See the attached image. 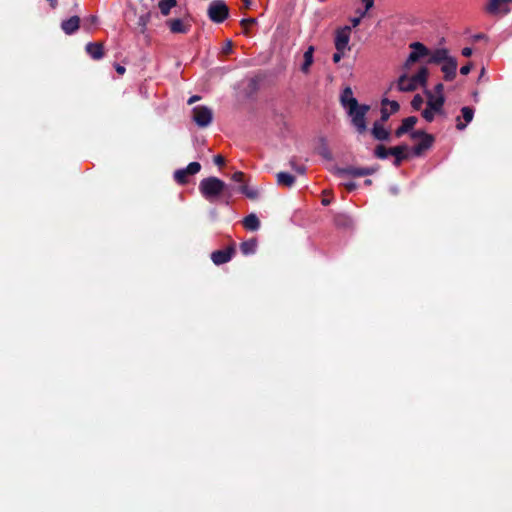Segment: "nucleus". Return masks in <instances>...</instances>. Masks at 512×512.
I'll return each instance as SVG.
<instances>
[{
	"mask_svg": "<svg viewBox=\"0 0 512 512\" xmlns=\"http://www.w3.org/2000/svg\"><path fill=\"white\" fill-rule=\"evenodd\" d=\"M234 191L235 189L232 186L215 176L204 178L199 183V192L210 203L228 205L234 195Z\"/></svg>",
	"mask_w": 512,
	"mask_h": 512,
	"instance_id": "obj_1",
	"label": "nucleus"
},
{
	"mask_svg": "<svg viewBox=\"0 0 512 512\" xmlns=\"http://www.w3.org/2000/svg\"><path fill=\"white\" fill-rule=\"evenodd\" d=\"M429 70L422 66L413 76L402 74L397 80V88L401 92H413L418 87H424L427 84Z\"/></svg>",
	"mask_w": 512,
	"mask_h": 512,
	"instance_id": "obj_2",
	"label": "nucleus"
},
{
	"mask_svg": "<svg viewBox=\"0 0 512 512\" xmlns=\"http://www.w3.org/2000/svg\"><path fill=\"white\" fill-rule=\"evenodd\" d=\"M370 107L366 104H358L355 109L348 108V114L351 116V122L359 134L367 130L366 114Z\"/></svg>",
	"mask_w": 512,
	"mask_h": 512,
	"instance_id": "obj_3",
	"label": "nucleus"
},
{
	"mask_svg": "<svg viewBox=\"0 0 512 512\" xmlns=\"http://www.w3.org/2000/svg\"><path fill=\"white\" fill-rule=\"evenodd\" d=\"M412 139H421V141L412 148L414 156H421L424 151L430 149L435 141L432 134L426 133L424 130H415L410 133Z\"/></svg>",
	"mask_w": 512,
	"mask_h": 512,
	"instance_id": "obj_4",
	"label": "nucleus"
},
{
	"mask_svg": "<svg viewBox=\"0 0 512 512\" xmlns=\"http://www.w3.org/2000/svg\"><path fill=\"white\" fill-rule=\"evenodd\" d=\"M409 48L412 51L403 65L404 69H410L414 63L420 61L422 58H429V54H431V50L421 42H412L409 44Z\"/></svg>",
	"mask_w": 512,
	"mask_h": 512,
	"instance_id": "obj_5",
	"label": "nucleus"
},
{
	"mask_svg": "<svg viewBox=\"0 0 512 512\" xmlns=\"http://www.w3.org/2000/svg\"><path fill=\"white\" fill-rule=\"evenodd\" d=\"M209 19L214 23H222L229 16V8L223 0H213L207 11Z\"/></svg>",
	"mask_w": 512,
	"mask_h": 512,
	"instance_id": "obj_6",
	"label": "nucleus"
},
{
	"mask_svg": "<svg viewBox=\"0 0 512 512\" xmlns=\"http://www.w3.org/2000/svg\"><path fill=\"white\" fill-rule=\"evenodd\" d=\"M201 170L199 162H191L186 168L178 169L174 172V180L180 184L185 185L188 183V177L197 174Z\"/></svg>",
	"mask_w": 512,
	"mask_h": 512,
	"instance_id": "obj_7",
	"label": "nucleus"
},
{
	"mask_svg": "<svg viewBox=\"0 0 512 512\" xmlns=\"http://www.w3.org/2000/svg\"><path fill=\"white\" fill-rule=\"evenodd\" d=\"M193 120L199 127H207L213 119V112L207 106H196L192 110Z\"/></svg>",
	"mask_w": 512,
	"mask_h": 512,
	"instance_id": "obj_8",
	"label": "nucleus"
},
{
	"mask_svg": "<svg viewBox=\"0 0 512 512\" xmlns=\"http://www.w3.org/2000/svg\"><path fill=\"white\" fill-rule=\"evenodd\" d=\"M512 0H489L485 11L491 15H504L510 11Z\"/></svg>",
	"mask_w": 512,
	"mask_h": 512,
	"instance_id": "obj_9",
	"label": "nucleus"
},
{
	"mask_svg": "<svg viewBox=\"0 0 512 512\" xmlns=\"http://www.w3.org/2000/svg\"><path fill=\"white\" fill-rule=\"evenodd\" d=\"M234 254H235V247L232 244V245L226 247L225 249L213 251L211 253V260L215 265L219 266V265L229 262L232 259V257L234 256Z\"/></svg>",
	"mask_w": 512,
	"mask_h": 512,
	"instance_id": "obj_10",
	"label": "nucleus"
},
{
	"mask_svg": "<svg viewBox=\"0 0 512 512\" xmlns=\"http://www.w3.org/2000/svg\"><path fill=\"white\" fill-rule=\"evenodd\" d=\"M350 34H351V28L349 26H345V27L337 30L336 36H335L336 50L340 51V50L348 49Z\"/></svg>",
	"mask_w": 512,
	"mask_h": 512,
	"instance_id": "obj_11",
	"label": "nucleus"
},
{
	"mask_svg": "<svg viewBox=\"0 0 512 512\" xmlns=\"http://www.w3.org/2000/svg\"><path fill=\"white\" fill-rule=\"evenodd\" d=\"M458 63L456 58L451 57L442 63L441 71L444 74L445 81H453L456 77Z\"/></svg>",
	"mask_w": 512,
	"mask_h": 512,
	"instance_id": "obj_12",
	"label": "nucleus"
},
{
	"mask_svg": "<svg viewBox=\"0 0 512 512\" xmlns=\"http://www.w3.org/2000/svg\"><path fill=\"white\" fill-rule=\"evenodd\" d=\"M407 150L408 146L406 144L390 147V155L394 156V166L399 167L404 160H407L409 158Z\"/></svg>",
	"mask_w": 512,
	"mask_h": 512,
	"instance_id": "obj_13",
	"label": "nucleus"
},
{
	"mask_svg": "<svg viewBox=\"0 0 512 512\" xmlns=\"http://www.w3.org/2000/svg\"><path fill=\"white\" fill-rule=\"evenodd\" d=\"M427 96V106H429L437 114L443 115V105L445 103V96L435 97L431 91L425 92Z\"/></svg>",
	"mask_w": 512,
	"mask_h": 512,
	"instance_id": "obj_14",
	"label": "nucleus"
},
{
	"mask_svg": "<svg viewBox=\"0 0 512 512\" xmlns=\"http://www.w3.org/2000/svg\"><path fill=\"white\" fill-rule=\"evenodd\" d=\"M451 57L452 56L449 55L448 49L437 48L434 51H431V54H429V58L427 59V64H442Z\"/></svg>",
	"mask_w": 512,
	"mask_h": 512,
	"instance_id": "obj_15",
	"label": "nucleus"
},
{
	"mask_svg": "<svg viewBox=\"0 0 512 512\" xmlns=\"http://www.w3.org/2000/svg\"><path fill=\"white\" fill-rule=\"evenodd\" d=\"M166 25L169 27L172 33L186 34L189 32L191 25L185 23L182 19H169L166 21Z\"/></svg>",
	"mask_w": 512,
	"mask_h": 512,
	"instance_id": "obj_16",
	"label": "nucleus"
},
{
	"mask_svg": "<svg viewBox=\"0 0 512 512\" xmlns=\"http://www.w3.org/2000/svg\"><path fill=\"white\" fill-rule=\"evenodd\" d=\"M80 22L81 20L78 16H72L61 22V29L66 35H72L79 29Z\"/></svg>",
	"mask_w": 512,
	"mask_h": 512,
	"instance_id": "obj_17",
	"label": "nucleus"
},
{
	"mask_svg": "<svg viewBox=\"0 0 512 512\" xmlns=\"http://www.w3.org/2000/svg\"><path fill=\"white\" fill-rule=\"evenodd\" d=\"M85 50L94 60H99L104 56V46L101 42H89L86 44Z\"/></svg>",
	"mask_w": 512,
	"mask_h": 512,
	"instance_id": "obj_18",
	"label": "nucleus"
},
{
	"mask_svg": "<svg viewBox=\"0 0 512 512\" xmlns=\"http://www.w3.org/2000/svg\"><path fill=\"white\" fill-rule=\"evenodd\" d=\"M341 104L344 108L355 109L359 104L357 99L353 97V91L350 87H346L340 97Z\"/></svg>",
	"mask_w": 512,
	"mask_h": 512,
	"instance_id": "obj_19",
	"label": "nucleus"
},
{
	"mask_svg": "<svg viewBox=\"0 0 512 512\" xmlns=\"http://www.w3.org/2000/svg\"><path fill=\"white\" fill-rule=\"evenodd\" d=\"M371 134L378 141H390V132L379 121L374 122Z\"/></svg>",
	"mask_w": 512,
	"mask_h": 512,
	"instance_id": "obj_20",
	"label": "nucleus"
},
{
	"mask_svg": "<svg viewBox=\"0 0 512 512\" xmlns=\"http://www.w3.org/2000/svg\"><path fill=\"white\" fill-rule=\"evenodd\" d=\"M462 117L464 119V123L461 121V117L458 116L456 118V128L458 130H464L468 123H470L473 120L474 117V110L471 107L465 106L461 109Z\"/></svg>",
	"mask_w": 512,
	"mask_h": 512,
	"instance_id": "obj_21",
	"label": "nucleus"
},
{
	"mask_svg": "<svg viewBox=\"0 0 512 512\" xmlns=\"http://www.w3.org/2000/svg\"><path fill=\"white\" fill-rule=\"evenodd\" d=\"M363 171H364L363 168H356V167H352V166L345 167V168L338 167L335 169V173L339 177H343V176L363 177L364 173H365Z\"/></svg>",
	"mask_w": 512,
	"mask_h": 512,
	"instance_id": "obj_22",
	"label": "nucleus"
},
{
	"mask_svg": "<svg viewBox=\"0 0 512 512\" xmlns=\"http://www.w3.org/2000/svg\"><path fill=\"white\" fill-rule=\"evenodd\" d=\"M243 226L249 231H256L260 228V221L255 214H249L243 219Z\"/></svg>",
	"mask_w": 512,
	"mask_h": 512,
	"instance_id": "obj_23",
	"label": "nucleus"
},
{
	"mask_svg": "<svg viewBox=\"0 0 512 512\" xmlns=\"http://www.w3.org/2000/svg\"><path fill=\"white\" fill-rule=\"evenodd\" d=\"M313 53H314V47L309 46L308 49L304 53V62L301 66V71L303 73H308L311 65L313 64Z\"/></svg>",
	"mask_w": 512,
	"mask_h": 512,
	"instance_id": "obj_24",
	"label": "nucleus"
},
{
	"mask_svg": "<svg viewBox=\"0 0 512 512\" xmlns=\"http://www.w3.org/2000/svg\"><path fill=\"white\" fill-rule=\"evenodd\" d=\"M257 248V240L255 238H251L247 241H244L240 244V251L243 255H250L255 253Z\"/></svg>",
	"mask_w": 512,
	"mask_h": 512,
	"instance_id": "obj_25",
	"label": "nucleus"
},
{
	"mask_svg": "<svg viewBox=\"0 0 512 512\" xmlns=\"http://www.w3.org/2000/svg\"><path fill=\"white\" fill-rule=\"evenodd\" d=\"M278 185L291 187L295 183V177L287 172L277 173Z\"/></svg>",
	"mask_w": 512,
	"mask_h": 512,
	"instance_id": "obj_26",
	"label": "nucleus"
},
{
	"mask_svg": "<svg viewBox=\"0 0 512 512\" xmlns=\"http://www.w3.org/2000/svg\"><path fill=\"white\" fill-rule=\"evenodd\" d=\"M177 5L176 0H160L158 7L162 15L167 16L170 13L171 8Z\"/></svg>",
	"mask_w": 512,
	"mask_h": 512,
	"instance_id": "obj_27",
	"label": "nucleus"
},
{
	"mask_svg": "<svg viewBox=\"0 0 512 512\" xmlns=\"http://www.w3.org/2000/svg\"><path fill=\"white\" fill-rule=\"evenodd\" d=\"M151 14L150 12H146L139 16L137 21V29L139 33L144 34L147 28L148 23L150 22Z\"/></svg>",
	"mask_w": 512,
	"mask_h": 512,
	"instance_id": "obj_28",
	"label": "nucleus"
},
{
	"mask_svg": "<svg viewBox=\"0 0 512 512\" xmlns=\"http://www.w3.org/2000/svg\"><path fill=\"white\" fill-rule=\"evenodd\" d=\"M239 191L251 200H256L259 197V191L257 189L249 188L245 184L239 187Z\"/></svg>",
	"mask_w": 512,
	"mask_h": 512,
	"instance_id": "obj_29",
	"label": "nucleus"
},
{
	"mask_svg": "<svg viewBox=\"0 0 512 512\" xmlns=\"http://www.w3.org/2000/svg\"><path fill=\"white\" fill-rule=\"evenodd\" d=\"M390 148H387L383 144H379L374 149V156L378 159L384 160L390 155Z\"/></svg>",
	"mask_w": 512,
	"mask_h": 512,
	"instance_id": "obj_30",
	"label": "nucleus"
},
{
	"mask_svg": "<svg viewBox=\"0 0 512 512\" xmlns=\"http://www.w3.org/2000/svg\"><path fill=\"white\" fill-rule=\"evenodd\" d=\"M381 105L384 106V107L389 106L390 107V111L389 112L391 114H394V113L398 112L399 109H400V105H399V103L397 101L389 100L388 98H383L381 100Z\"/></svg>",
	"mask_w": 512,
	"mask_h": 512,
	"instance_id": "obj_31",
	"label": "nucleus"
},
{
	"mask_svg": "<svg viewBox=\"0 0 512 512\" xmlns=\"http://www.w3.org/2000/svg\"><path fill=\"white\" fill-rule=\"evenodd\" d=\"M417 121H418V119L416 116H409L402 120L401 126H403L407 130L408 133L409 132L411 133L412 132L411 130L416 125Z\"/></svg>",
	"mask_w": 512,
	"mask_h": 512,
	"instance_id": "obj_32",
	"label": "nucleus"
},
{
	"mask_svg": "<svg viewBox=\"0 0 512 512\" xmlns=\"http://www.w3.org/2000/svg\"><path fill=\"white\" fill-rule=\"evenodd\" d=\"M335 224L338 227H349L351 225V219L345 214H338L335 217Z\"/></svg>",
	"mask_w": 512,
	"mask_h": 512,
	"instance_id": "obj_33",
	"label": "nucleus"
},
{
	"mask_svg": "<svg viewBox=\"0 0 512 512\" xmlns=\"http://www.w3.org/2000/svg\"><path fill=\"white\" fill-rule=\"evenodd\" d=\"M318 154L320 156H322L324 159L330 161L333 159L332 157V153L330 151V149L328 148V146L323 143L319 148H318Z\"/></svg>",
	"mask_w": 512,
	"mask_h": 512,
	"instance_id": "obj_34",
	"label": "nucleus"
},
{
	"mask_svg": "<svg viewBox=\"0 0 512 512\" xmlns=\"http://www.w3.org/2000/svg\"><path fill=\"white\" fill-rule=\"evenodd\" d=\"M423 103H424V100H423L422 96L420 94H416L411 101V106L414 110H420Z\"/></svg>",
	"mask_w": 512,
	"mask_h": 512,
	"instance_id": "obj_35",
	"label": "nucleus"
},
{
	"mask_svg": "<svg viewBox=\"0 0 512 512\" xmlns=\"http://www.w3.org/2000/svg\"><path fill=\"white\" fill-rule=\"evenodd\" d=\"M256 23V19L255 18H244L241 20L240 24L243 28V32L244 34H248V29H249V26L251 25H254Z\"/></svg>",
	"mask_w": 512,
	"mask_h": 512,
	"instance_id": "obj_36",
	"label": "nucleus"
},
{
	"mask_svg": "<svg viewBox=\"0 0 512 512\" xmlns=\"http://www.w3.org/2000/svg\"><path fill=\"white\" fill-rule=\"evenodd\" d=\"M435 114H437V113L434 112V110H432L429 106H427V108L422 111V117L427 122H432L434 120V115Z\"/></svg>",
	"mask_w": 512,
	"mask_h": 512,
	"instance_id": "obj_37",
	"label": "nucleus"
},
{
	"mask_svg": "<svg viewBox=\"0 0 512 512\" xmlns=\"http://www.w3.org/2000/svg\"><path fill=\"white\" fill-rule=\"evenodd\" d=\"M231 179L234 181V182H237V183H244L245 181V174L241 171H237L235 172Z\"/></svg>",
	"mask_w": 512,
	"mask_h": 512,
	"instance_id": "obj_38",
	"label": "nucleus"
},
{
	"mask_svg": "<svg viewBox=\"0 0 512 512\" xmlns=\"http://www.w3.org/2000/svg\"><path fill=\"white\" fill-rule=\"evenodd\" d=\"M391 113L388 111V109L384 106H382L381 108V118H380V123H384L386 121H388L389 117H390Z\"/></svg>",
	"mask_w": 512,
	"mask_h": 512,
	"instance_id": "obj_39",
	"label": "nucleus"
},
{
	"mask_svg": "<svg viewBox=\"0 0 512 512\" xmlns=\"http://www.w3.org/2000/svg\"><path fill=\"white\" fill-rule=\"evenodd\" d=\"M290 163L297 173L304 174L306 172V167L304 165H296L293 161H291Z\"/></svg>",
	"mask_w": 512,
	"mask_h": 512,
	"instance_id": "obj_40",
	"label": "nucleus"
},
{
	"mask_svg": "<svg viewBox=\"0 0 512 512\" xmlns=\"http://www.w3.org/2000/svg\"><path fill=\"white\" fill-rule=\"evenodd\" d=\"M471 69H472V63L469 62L460 68V73L462 75H468L470 73Z\"/></svg>",
	"mask_w": 512,
	"mask_h": 512,
	"instance_id": "obj_41",
	"label": "nucleus"
},
{
	"mask_svg": "<svg viewBox=\"0 0 512 512\" xmlns=\"http://www.w3.org/2000/svg\"><path fill=\"white\" fill-rule=\"evenodd\" d=\"M232 48H233V44L231 41H227V43L225 44V46L223 47L222 49V53L225 54V55H228L232 52Z\"/></svg>",
	"mask_w": 512,
	"mask_h": 512,
	"instance_id": "obj_42",
	"label": "nucleus"
},
{
	"mask_svg": "<svg viewBox=\"0 0 512 512\" xmlns=\"http://www.w3.org/2000/svg\"><path fill=\"white\" fill-rule=\"evenodd\" d=\"M344 51L345 50H340V51H336L334 54H333V61L334 63H338L340 62V60L342 59L343 55H344Z\"/></svg>",
	"mask_w": 512,
	"mask_h": 512,
	"instance_id": "obj_43",
	"label": "nucleus"
},
{
	"mask_svg": "<svg viewBox=\"0 0 512 512\" xmlns=\"http://www.w3.org/2000/svg\"><path fill=\"white\" fill-rule=\"evenodd\" d=\"M365 4V11L362 13V16L365 15V13L370 10L374 5V0H361Z\"/></svg>",
	"mask_w": 512,
	"mask_h": 512,
	"instance_id": "obj_44",
	"label": "nucleus"
},
{
	"mask_svg": "<svg viewBox=\"0 0 512 512\" xmlns=\"http://www.w3.org/2000/svg\"><path fill=\"white\" fill-rule=\"evenodd\" d=\"M406 133H408L407 130L401 125L394 132L395 137H397V138L402 137Z\"/></svg>",
	"mask_w": 512,
	"mask_h": 512,
	"instance_id": "obj_45",
	"label": "nucleus"
},
{
	"mask_svg": "<svg viewBox=\"0 0 512 512\" xmlns=\"http://www.w3.org/2000/svg\"><path fill=\"white\" fill-rule=\"evenodd\" d=\"M213 161L217 166H223L225 164V159L222 155L214 156Z\"/></svg>",
	"mask_w": 512,
	"mask_h": 512,
	"instance_id": "obj_46",
	"label": "nucleus"
},
{
	"mask_svg": "<svg viewBox=\"0 0 512 512\" xmlns=\"http://www.w3.org/2000/svg\"><path fill=\"white\" fill-rule=\"evenodd\" d=\"M434 91H435V93L437 94V96H444V95H443L444 85H443L442 83H438V84L434 87Z\"/></svg>",
	"mask_w": 512,
	"mask_h": 512,
	"instance_id": "obj_47",
	"label": "nucleus"
},
{
	"mask_svg": "<svg viewBox=\"0 0 512 512\" xmlns=\"http://www.w3.org/2000/svg\"><path fill=\"white\" fill-rule=\"evenodd\" d=\"M364 176L372 175L377 171V167H363Z\"/></svg>",
	"mask_w": 512,
	"mask_h": 512,
	"instance_id": "obj_48",
	"label": "nucleus"
},
{
	"mask_svg": "<svg viewBox=\"0 0 512 512\" xmlns=\"http://www.w3.org/2000/svg\"><path fill=\"white\" fill-rule=\"evenodd\" d=\"M344 185H345V188L347 189V191H349V192L355 190L357 187L356 183H354V182H348V183H345Z\"/></svg>",
	"mask_w": 512,
	"mask_h": 512,
	"instance_id": "obj_49",
	"label": "nucleus"
},
{
	"mask_svg": "<svg viewBox=\"0 0 512 512\" xmlns=\"http://www.w3.org/2000/svg\"><path fill=\"white\" fill-rule=\"evenodd\" d=\"M472 49L470 47H464L462 49V55L465 57H470L472 55Z\"/></svg>",
	"mask_w": 512,
	"mask_h": 512,
	"instance_id": "obj_50",
	"label": "nucleus"
},
{
	"mask_svg": "<svg viewBox=\"0 0 512 512\" xmlns=\"http://www.w3.org/2000/svg\"><path fill=\"white\" fill-rule=\"evenodd\" d=\"M115 70L119 75H123L126 71L125 67L120 64L115 65Z\"/></svg>",
	"mask_w": 512,
	"mask_h": 512,
	"instance_id": "obj_51",
	"label": "nucleus"
},
{
	"mask_svg": "<svg viewBox=\"0 0 512 512\" xmlns=\"http://www.w3.org/2000/svg\"><path fill=\"white\" fill-rule=\"evenodd\" d=\"M483 39H487V36L483 33H479V34H475L473 36V40L474 41H480V40H483Z\"/></svg>",
	"mask_w": 512,
	"mask_h": 512,
	"instance_id": "obj_52",
	"label": "nucleus"
},
{
	"mask_svg": "<svg viewBox=\"0 0 512 512\" xmlns=\"http://www.w3.org/2000/svg\"><path fill=\"white\" fill-rule=\"evenodd\" d=\"M242 1H243V8L249 9L252 4L251 0H242Z\"/></svg>",
	"mask_w": 512,
	"mask_h": 512,
	"instance_id": "obj_53",
	"label": "nucleus"
},
{
	"mask_svg": "<svg viewBox=\"0 0 512 512\" xmlns=\"http://www.w3.org/2000/svg\"><path fill=\"white\" fill-rule=\"evenodd\" d=\"M360 20H361V18H353V19L351 20V21H352V26H353V27L358 26V25H359V23H360Z\"/></svg>",
	"mask_w": 512,
	"mask_h": 512,
	"instance_id": "obj_54",
	"label": "nucleus"
},
{
	"mask_svg": "<svg viewBox=\"0 0 512 512\" xmlns=\"http://www.w3.org/2000/svg\"><path fill=\"white\" fill-rule=\"evenodd\" d=\"M199 99H200V97H199V96L194 95V96H192V97L189 99L188 103H189V104H192V103H194L195 101H197V100H199Z\"/></svg>",
	"mask_w": 512,
	"mask_h": 512,
	"instance_id": "obj_55",
	"label": "nucleus"
},
{
	"mask_svg": "<svg viewBox=\"0 0 512 512\" xmlns=\"http://www.w3.org/2000/svg\"><path fill=\"white\" fill-rule=\"evenodd\" d=\"M89 21H90L91 24H95L97 22V17L96 16H91L89 18Z\"/></svg>",
	"mask_w": 512,
	"mask_h": 512,
	"instance_id": "obj_56",
	"label": "nucleus"
},
{
	"mask_svg": "<svg viewBox=\"0 0 512 512\" xmlns=\"http://www.w3.org/2000/svg\"><path fill=\"white\" fill-rule=\"evenodd\" d=\"M322 204H323L324 206H327V205H329V204H330V200H328V199H323V200H322Z\"/></svg>",
	"mask_w": 512,
	"mask_h": 512,
	"instance_id": "obj_57",
	"label": "nucleus"
},
{
	"mask_svg": "<svg viewBox=\"0 0 512 512\" xmlns=\"http://www.w3.org/2000/svg\"><path fill=\"white\" fill-rule=\"evenodd\" d=\"M364 184L369 186V185H371V184H372V180H371V179H366V180L364 181Z\"/></svg>",
	"mask_w": 512,
	"mask_h": 512,
	"instance_id": "obj_58",
	"label": "nucleus"
}]
</instances>
